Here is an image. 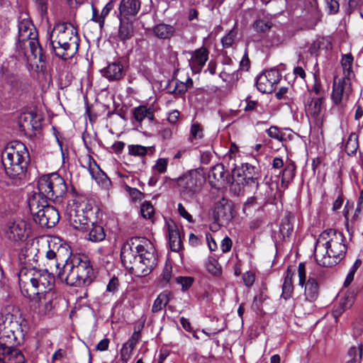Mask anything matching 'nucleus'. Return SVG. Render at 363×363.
Masks as SVG:
<instances>
[{
	"label": "nucleus",
	"mask_w": 363,
	"mask_h": 363,
	"mask_svg": "<svg viewBox=\"0 0 363 363\" xmlns=\"http://www.w3.org/2000/svg\"><path fill=\"white\" fill-rule=\"evenodd\" d=\"M49 46L51 51L59 58L63 60H67L72 58L77 52L79 48L77 44L72 45L58 43L56 40H49Z\"/></svg>",
	"instance_id": "obj_18"
},
{
	"label": "nucleus",
	"mask_w": 363,
	"mask_h": 363,
	"mask_svg": "<svg viewBox=\"0 0 363 363\" xmlns=\"http://www.w3.org/2000/svg\"><path fill=\"white\" fill-rule=\"evenodd\" d=\"M140 0H121L118 18L133 19L140 9Z\"/></svg>",
	"instance_id": "obj_19"
},
{
	"label": "nucleus",
	"mask_w": 363,
	"mask_h": 363,
	"mask_svg": "<svg viewBox=\"0 0 363 363\" xmlns=\"http://www.w3.org/2000/svg\"><path fill=\"white\" fill-rule=\"evenodd\" d=\"M155 213L154 207L150 201H145L140 206V214L145 219H151Z\"/></svg>",
	"instance_id": "obj_43"
},
{
	"label": "nucleus",
	"mask_w": 363,
	"mask_h": 363,
	"mask_svg": "<svg viewBox=\"0 0 363 363\" xmlns=\"http://www.w3.org/2000/svg\"><path fill=\"white\" fill-rule=\"evenodd\" d=\"M29 233V224L21 219L8 223L5 230L6 237L12 242L23 241L28 237Z\"/></svg>",
	"instance_id": "obj_15"
},
{
	"label": "nucleus",
	"mask_w": 363,
	"mask_h": 363,
	"mask_svg": "<svg viewBox=\"0 0 363 363\" xmlns=\"http://www.w3.org/2000/svg\"><path fill=\"white\" fill-rule=\"evenodd\" d=\"M172 265L170 264L166 263L161 274L162 281H164L165 284H167L172 277Z\"/></svg>",
	"instance_id": "obj_55"
},
{
	"label": "nucleus",
	"mask_w": 363,
	"mask_h": 363,
	"mask_svg": "<svg viewBox=\"0 0 363 363\" xmlns=\"http://www.w3.org/2000/svg\"><path fill=\"white\" fill-rule=\"evenodd\" d=\"M106 233L103 226L97 223H91V228L89 229V240L93 242H98L104 240Z\"/></svg>",
	"instance_id": "obj_30"
},
{
	"label": "nucleus",
	"mask_w": 363,
	"mask_h": 363,
	"mask_svg": "<svg viewBox=\"0 0 363 363\" xmlns=\"http://www.w3.org/2000/svg\"><path fill=\"white\" fill-rule=\"evenodd\" d=\"M7 353V358L9 363H25V357L21 350L11 347L10 349H5Z\"/></svg>",
	"instance_id": "obj_33"
},
{
	"label": "nucleus",
	"mask_w": 363,
	"mask_h": 363,
	"mask_svg": "<svg viewBox=\"0 0 363 363\" xmlns=\"http://www.w3.org/2000/svg\"><path fill=\"white\" fill-rule=\"evenodd\" d=\"M209 52L205 47L196 49L191 53L189 66L194 73H200L208 59Z\"/></svg>",
	"instance_id": "obj_20"
},
{
	"label": "nucleus",
	"mask_w": 363,
	"mask_h": 363,
	"mask_svg": "<svg viewBox=\"0 0 363 363\" xmlns=\"http://www.w3.org/2000/svg\"><path fill=\"white\" fill-rule=\"evenodd\" d=\"M207 271L213 276H218L221 274L220 267L214 259H208L206 264Z\"/></svg>",
	"instance_id": "obj_46"
},
{
	"label": "nucleus",
	"mask_w": 363,
	"mask_h": 363,
	"mask_svg": "<svg viewBox=\"0 0 363 363\" xmlns=\"http://www.w3.org/2000/svg\"><path fill=\"white\" fill-rule=\"evenodd\" d=\"M30 301V308L40 315H46L50 313L52 308V301L55 297L53 291H45V292L35 293Z\"/></svg>",
	"instance_id": "obj_14"
},
{
	"label": "nucleus",
	"mask_w": 363,
	"mask_h": 363,
	"mask_svg": "<svg viewBox=\"0 0 363 363\" xmlns=\"http://www.w3.org/2000/svg\"><path fill=\"white\" fill-rule=\"evenodd\" d=\"M296 166L294 163L291 162L288 164L283 169L281 173V184L286 188L288 187L289 184L294 179L295 177Z\"/></svg>",
	"instance_id": "obj_31"
},
{
	"label": "nucleus",
	"mask_w": 363,
	"mask_h": 363,
	"mask_svg": "<svg viewBox=\"0 0 363 363\" xmlns=\"http://www.w3.org/2000/svg\"><path fill=\"white\" fill-rule=\"evenodd\" d=\"M28 161V152L21 142L8 144L1 154L5 172L11 179H22L25 177Z\"/></svg>",
	"instance_id": "obj_4"
},
{
	"label": "nucleus",
	"mask_w": 363,
	"mask_h": 363,
	"mask_svg": "<svg viewBox=\"0 0 363 363\" xmlns=\"http://www.w3.org/2000/svg\"><path fill=\"white\" fill-rule=\"evenodd\" d=\"M254 29L258 33H265L272 27V23L268 20L257 19L253 25Z\"/></svg>",
	"instance_id": "obj_42"
},
{
	"label": "nucleus",
	"mask_w": 363,
	"mask_h": 363,
	"mask_svg": "<svg viewBox=\"0 0 363 363\" xmlns=\"http://www.w3.org/2000/svg\"><path fill=\"white\" fill-rule=\"evenodd\" d=\"M267 135L278 141L282 142L284 140V134L281 132L280 129L277 126H271L266 130Z\"/></svg>",
	"instance_id": "obj_50"
},
{
	"label": "nucleus",
	"mask_w": 363,
	"mask_h": 363,
	"mask_svg": "<svg viewBox=\"0 0 363 363\" xmlns=\"http://www.w3.org/2000/svg\"><path fill=\"white\" fill-rule=\"evenodd\" d=\"M18 30L16 48L23 55L29 57L28 53L30 52L34 60H38L40 62H45L46 56L38 42V32L32 21L27 18L19 19Z\"/></svg>",
	"instance_id": "obj_6"
},
{
	"label": "nucleus",
	"mask_w": 363,
	"mask_h": 363,
	"mask_svg": "<svg viewBox=\"0 0 363 363\" xmlns=\"http://www.w3.org/2000/svg\"><path fill=\"white\" fill-rule=\"evenodd\" d=\"M178 212L182 217L187 220L189 223L194 222L193 217L187 212L182 203L178 204Z\"/></svg>",
	"instance_id": "obj_58"
},
{
	"label": "nucleus",
	"mask_w": 363,
	"mask_h": 363,
	"mask_svg": "<svg viewBox=\"0 0 363 363\" xmlns=\"http://www.w3.org/2000/svg\"><path fill=\"white\" fill-rule=\"evenodd\" d=\"M359 147L358 136L356 133H352L346 142L345 150L347 155H355Z\"/></svg>",
	"instance_id": "obj_34"
},
{
	"label": "nucleus",
	"mask_w": 363,
	"mask_h": 363,
	"mask_svg": "<svg viewBox=\"0 0 363 363\" xmlns=\"http://www.w3.org/2000/svg\"><path fill=\"white\" fill-rule=\"evenodd\" d=\"M294 275V270L289 267L284 274V283L282 285L281 297L285 300L289 298L294 291L292 278Z\"/></svg>",
	"instance_id": "obj_27"
},
{
	"label": "nucleus",
	"mask_w": 363,
	"mask_h": 363,
	"mask_svg": "<svg viewBox=\"0 0 363 363\" xmlns=\"http://www.w3.org/2000/svg\"><path fill=\"white\" fill-rule=\"evenodd\" d=\"M237 36V31L233 28L231 29L222 39L221 43L224 48H229L233 46L235 38Z\"/></svg>",
	"instance_id": "obj_44"
},
{
	"label": "nucleus",
	"mask_w": 363,
	"mask_h": 363,
	"mask_svg": "<svg viewBox=\"0 0 363 363\" xmlns=\"http://www.w3.org/2000/svg\"><path fill=\"white\" fill-rule=\"evenodd\" d=\"M344 235L336 230H324L318 237L314 256L317 263L324 267H331L345 256L347 247Z\"/></svg>",
	"instance_id": "obj_3"
},
{
	"label": "nucleus",
	"mask_w": 363,
	"mask_h": 363,
	"mask_svg": "<svg viewBox=\"0 0 363 363\" xmlns=\"http://www.w3.org/2000/svg\"><path fill=\"white\" fill-rule=\"evenodd\" d=\"M28 206L33 219L42 227L52 228L60 220L57 209L48 203L40 194L33 193L28 197Z\"/></svg>",
	"instance_id": "obj_7"
},
{
	"label": "nucleus",
	"mask_w": 363,
	"mask_h": 363,
	"mask_svg": "<svg viewBox=\"0 0 363 363\" xmlns=\"http://www.w3.org/2000/svg\"><path fill=\"white\" fill-rule=\"evenodd\" d=\"M363 346L359 345L357 347L352 346L348 350L349 359L346 363H360L362 357Z\"/></svg>",
	"instance_id": "obj_35"
},
{
	"label": "nucleus",
	"mask_w": 363,
	"mask_h": 363,
	"mask_svg": "<svg viewBox=\"0 0 363 363\" xmlns=\"http://www.w3.org/2000/svg\"><path fill=\"white\" fill-rule=\"evenodd\" d=\"M225 170L222 164H217L213 166L208 173V177L213 178L215 180L220 181L223 179Z\"/></svg>",
	"instance_id": "obj_38"
},
{
	"label": "nucleus",
	"mask_w": 363,
	"mask_h": 363,
	"mask_svg": "<svg viewBox=\"0 0 363 363\" xmlns=\"http://www.w3.org/2000/svg\"><path fill=\"white\" fill-rule=\"evenodd\" d=\"M119 26L118 30L116 35V39L119 41L125 43V42L133 38L135 33V28L133 26V20L118 18Z\"/></svg>",
	"instance_id": "obj_22"
},
{
	"label": "nucleus",
	"mask_w": 363,
	"mask_h": 363,
	"mask_svg": "<svg viewBox=\"0 0 363 363\" xmlns=\"http://www.w3.org/2000/svg\"><path fill=\"white\" fill-rule=\"evenodd\" d=\"M38 189L43 198L55 203H62L67 195V185L57 172L41 176L38 180Z\"/></svg>",
	"instance_id": "obj_8"
},
{
	"label": "nucleus",
	"mask_w": 363,
	"mask_h": 363,
	"mask_svg": "<svg viewBox=\"0 0 363 363\" xmlns=\"http://www.w3.org/2000/svg\"><path fill=\"white\" fill-rule=\"evenodd\" d=\"M172 180L177 183L182 197L189 201L193 199L201 191L204 183L203 177L197 170H190Z\"/></svg>",
	"instance_id": "obj_9"
},
{
	"label": "nucleus",
	"mask_w": 363,
	"mask_h": 363,
	"mask_svg": "<svg viewBox=\"0 0 363 363\" xmlns=\"http://www.w3.org/2000/svg\"><path fill=\"white\" fill-rule=\"evenodd\" d=\"M103 77L109 81H118L124 76L123 66L120 62H114L101 69Z\"/></svg>",
	"instance_id": "obj_23"
},
{
	"label": "nucleus",
	"mask_w": 363,
	"mask_h": 363,
	"mask_svg": "<svg viewBox=\"0 0 363 363\" xmlns=\"http://www.w3.org/2000/svg\"><path fill=\"white\" fill-rule=\"evenodd\" d=\"M94 204L92 201L84 200L82 201H74L71 205L78 210L82 209L84 214L88 215V218H89L93 214Z\"/></svg>",
	"instance_id": "obj_36"
},
{
	"label": "nucleus",
	"mask_w": 363,
	"mask_h": 363,
	"mask_svg": "<svg viewBox=\"0 0 363 363\" xmlns=\"http://www.w3.org/2000/svg\"><path fill=\"white\" fill-rule=\"evenodd\" d=\"M308 97H320L325 99V91L320 84V82L315 77L314 84L312 86L310 91V96Z\"/></svg>",
	"instance_id": "obj_41"
},
{
	"label": "nucleus",
	"mask_w": 363,
	"mask_h": 363,
	"mask_svg": "<svg viewBox=\"0 0 363 363\" xmlns=\"http://www.w3.org/2000/svg\"><path fill=\"white\" fill-rule=\"evenodd\" d=\"M1 73L2 78L6 82L9 83L11 85L15 86L18 84V77L13 72H11L8 69L4 70V68H2Z\"/></svg>",
	"instance_id": "obj_47"
},
{
	"label": "nucleus",
	"mask_w": 363,
	"mask_h": 363,
	"mask_svg": "<svg viewBox=\"0 0 363 363\" xmlns=\"http://www.w3.org/2000/svg\"><path fill=\"white\" fill-rule=\"evenodd\" d=\"M232 240L229 237H225L221 242L220 248L223 252H228L232 247Z\"/></svg>",
	"instance_id": "obj_62"
},
{
	"label": "nucleus",
	"mask_w": 363,
	"mask_h": 363,
	"mask_svg": "<svg viewBox=\"0 0 363 363\" xmlns=\"http://www.w3.org/2000/svg\"><path fill=\"white\" fill-rule=\"evenodd\" d=\"M352 93V84L349 77H343L333 84L331 99L334 105L343 108Z\"/></svg>",
	"instance_id": "obj_12"
},
{
	"label": "nucleus",
	"mask_w": 363,
	"mask_h": 363,
	"mask_svg": "<svg viewBox=\"0 0 363 363\" xmlns=\"http://www.w3.org/2000/svg\"><path fill=\"white\" fill-rule=\"evenodd\" d=\"M325 99L320 97H308L305 104V111L308 117L317 123L322 121L325 110Z\"/></svg>",
	"instance_id": "obj_17"
},
{
	"label": "nucleus",
	"mask_w": 363,
	"mask_h": 363,
	"mask_svg": "<svg viewBox=\"0 0 363 363\" xmlns=\"http://www.w3.org/2000/svg\"><path fill=\"white\" fill-rule=\"evenodd\" d=\"M169 301V294L168 292L160 293L155 300L152 306V312L155 313L165 308Z\"/></svg>",
	"instance_id": "obj_32"
},
{
	"label": "nucleus",
	"mask_w": 363,
	"mask_h": 363,
	"mask_svg": "<svg viewBox=\"0 0 363 363\" xmlns=\"http://www.w3.org/2000/svg\"><path fill=\"white\" fill-rule=\"evenodd\" d=\"M176 281L182 286L183 291H186L193 284L194 278L191 277H178L176 278Z\"/></svg>",
	"instance_id": "obj_52"
},
{
	"label": "nucleus",
	"mask_w": 363,
	"mask_h": 363,
	"mask_svg": "<svg viewBox=\"0 0 363 363\" xmlns=\"http://www.w3.org/2000/svg\"><path fill=\"white\" fill-rule=\"evenodd\" d=\"M281 79V73L277 69L265 70L256 80L257 89L264 94H270L274 91L276 85Z\"/></svg>",
	"instance_id": "obj_13"
},
{
	"label": "nucleus",
	"mask_w": 363,
	"mask_h": 363,
	"mask_svg": "<svg viewBox=\"0 0 363 363\" xmlns=\"http://www.w3.org/2000/svg\"><path fill=\"white\" fill-rule=\"evenodd\" d=\"M91 21L99 24L100 28H103L104 25V20L101 16V13H99V11L94 6H92V17Z\"/></svg>",
	"instance_id": "obj_57"
},
{
	"label": "nucleus",
	"mask_w": 363,
	"mask_h": 363,
	"mask_svg": "<svg viewBox=\"0 0 363 363\" xmlns=\"http://www.w3.org/2000/svg\"><path fill=\"white\" fill-rule=\"evenodd\" d=\"M242 168L245 182L247 184H253L257 188L259 186L258 178L259 177L257 168L248 163L245 164Z\"/></svg>",
	"instance_id": "obj_29"
},
{
	"label": "nucleus",
	"mask_w": 363,
	"mask_h": 363,
	"mask_svg": "<svg viewBox=\"0 0 363 363\" xmlns=\"http://www.w3.org/2000/svg\"><path fill=\"white\" fill-rule=\"evenodd\" d=\"M132 115L133 119L140 123L145 118L151 123L155 121L153 109L144 105L133 108Z\"/></svg>",
	"instance_id": "obj_24"
},
{
	"label": "nucleus",
	"mask_w": 363,
	"mask_h": 363,
	"mask_svg": "<svg viewBox=\"0 0 363 363\" xmlns=\"http://www.w3.org/2000/svg\"><path fill=\"white\" fill-rule=\"evenodd\" d=\"M176 29L173 26L163 23H159L153 28L155 35L162 40L170 39L174 35Z\"/></svg>",
	"instance_id": "obj_26"
},
{
	"label": "nucleus",
	"mask_w": 363,
	"mask_h": 363,
	"mask_svg": "<svg viewBox=\"0 0 363 363\" xmlns=\"http://www.w3.org/2000/svg\"><path fill=\"white\" fill-rule=\"evenodd\" d=\"M245 284L247 286H251L255 282V275L251 272H247L242 277Z\"/></svg>",
	"instance_id": "obj_64"
},
{
	"label": "nucleus",
	"mask_w": 363,
	"mask_h": 363,
	"mask_svg": "<svg viewBox=\"0 0 363 363\" xmlns=\"http://www.w3.org/2000/svg\"><path fill=\"white\" fill-rule=\"evenodd\" d=\"M48 40H56L58 43H64L72 45L77 44L79 46V37L77 32L70 24L57 23L48 31Z\"/></svg>",
	"instance_id": "obj_10"
},
{
	"label": "nucleus",
	"mask_w": 363,
	"mask_h": 363,
	"mask_svg": "<svg viewBox=\"0 0 363 363\" xmlns=\"http://www.w3.org/2000/svg\"><path fill=\"white\" fill-rule=\"evenodd\" d=\"M45 253L46 265L55 269L57 277L67 285L86 286L95 279L94 270L84 254L72 255L69 247L51 240Z\"/></svg>",
	"instance_id": "obj_1"
},
{
	"label": "nucleus",
	"mask_w": 363,
	"mask_h": 363,
	"mask_svg": "<svg viewBox=\"0 0 363 363\" xmlns=\"http://www.w3.org/2000/svg\"><path fill=\"white\" fill-rule=\"evenodd\" d=\"M14 317L12 314L7 313L5 315V320L4 322V328H10V330L12 333H14V328L16 330L21 329L16 321H13Z\"/></svg>",
	"instance_id": "obj_48"
},
{
	"label": "nucleus",
	"mask_w": 363,
	"mask_h": 363,
	"mask_svg": "<svg viewBox=\"0 0 363 363\" xmlns=\"http://www.w3.org/2000/svg\"><path fill=\"white\" fill-rule=\"evenodd\" d=\"M119 280L117 277H113L106 286V291L115 294L119 288Z\"/></svg>",
	"instance_id": "obj_54"
},
{
	"label": "nucleus",
	"mask_w": 363,
	"mask_h": 363,
	"mask_svg": "<svg viewBox=\"0 0 363 363\" xmlns=\"http://www.w3.org/2000/svg\"><path fill=\"white\" fill-rule=\"evenodd\" d=\"M53 272H55V269L52 272H49L48 269L38 271L21 269L18 274V282L22 294L31 298L35 293L52 291L55 283Z\"/></svg>",
	"instance_id": "obj_5"
},
{
	"label": "nucleus",
	"mask_w": 363,
	"mask_h": 363,
	"mask_svg": "<svg viewBox=\"0 0 363 363\" xmlns=\"http://www.w3.org/2000/svg\"><path fill=\"white\" fill-rule=\"evenodd\" d=\"M352 62L353 57L351 55H345L342 56L341 64L344 69V77H349V79H350L352 74V71L351 69Z\"/></svg>",
	"instance_id": "obj_40"
},
{
	"label": "nucleus",
	"mask_w": 363,
	"mask_h": 363,
	"mask_svg": "<svg viewBox=\"0 0 363 363\" xmlns=\"http://www.w3.org/2000/svg\"><path fill=\"white\" fill-rule=\"evenodd\" d=\"M352 297H346L345 299L342 301L340 306L333 311V315L335 318L340 316L347 308H349L353 304Z\"/></svg>",
	"instance_id": "obj_45"
},
{
	"label": "nucleus",
	"mask_w": 363,
	"mask_h": 363,
	"mask_svg": "<svg viewBox=\"0 0 363 363\" xmlns=\"http://www.w3.org/2000/svg\"><path fill=\"white\" fill-rule=\"evenodd\" d=\"M133 350V348L124 344L121 350V357L122 360L126 362L130 358Z\"/></svg>",
	"instance_id": "obj_59"
},
{
	"label": "nucleus",
	"mask_w": 363,
	"mask_h": 363,
	"mask_svg": "<svg viewBox=\"0 0 363 363\" xmlns=\"http://www.w3.org/2000/svg\"><path fill=\"white\" fill-rule=\"evenodd\" d=\"M40 118L33 112H28L21 116L19 123L21 128L26 129L37 130L40 126Z\"/></svg>",
	"instance_id": "obj_25"
},
{
	"label": "nucleus",
	"mask_w": 363,
	"mask_h": 363,
	"mask_svg": "<svg viewBox=\"0 0 363 363\" xmlns=\"http://www.w3.org/2000/svg\"><path fill=\"white\" fill-rule=\"evenodd\" d=\"M293 224L291 221V216H286L281 221L280 225V233L284 238L289 237L293 232Z\"/></svg>",
	"instance_id": "obj_37"
},
{
	"label": "nucleus",
	"mask_w": 363,
	"mask_h": 363,
	"mask_svg": "<svg viewBox=\"0 0 363 363\" xmlns=\"http://www.w3.org/2000/svg\"><path fill=\"white\" fill-rule=\"evenodd\" d=\"M327 7L329 9L330 13H335L339 10V3L337 0H325Z\"/></svg>",
	"instance_id": "obj_61"
},
{
	"label": "nucleus",
	"mask_w": 363,
	"mask_h": 363,
	"mask_svg": "<svg viewBox=\"0 0 363 363\" xmlns=\"http://www.w3.org/2000/svg\"><path fill=\"white\" fill-rule=\"evenodd\" d=\"M191 137L194 139H201L203 138V128L197 122L191 124L190 130Z\"/></svg>",
	"instance_id": "obj_51"
},
{
	"label": "nucleus",
	"mask_w": 363,
	"mask_h": 363,
	"mask_svg": "<svg viewBox=\"0 0 363 363\" xmlns=\"http://www.w3.org/2000/svg\"><path fill=\"white\" fill-rule=\"evenodd\" d=\"M168 238L171 250L174 252H179L182 248V241L176 226L169 225Z\"/></svg>",
	"instance_id": "obj_28"
},
{
	"label": "nucleus",
	"mask_w": 363,
	"mask_h": 363,
	"mask_svg": "<svg viewBox=\"0 0 363 363\" xmlns=\"http://www.w3.org/2000/svg\"><path fill=\"white\" fill-rule=\"evenodd\" d=\"M88 165H89V172L91 175L92 178L97 179V177L96 174H99L101 172L99 166L97 164L96 162L91 157V156L88 158Z\"/></svg>",
	"instance_id": "obj_49"
},
{
	"label": "nucleus",
	"mask_w": 363,
	"mask_h": 363,
	"mask_svg": "<svg viewBox=\"0 0 363 363\" xmlns=\"http://www.w3.org/2000/svg\"><path fill=\"white\" fill-rule=\"evenodd\" d=\"M168 159L167 158H159L153 168L157 170V172L160 174H163L167 172V165H168Z\"/></svg>",
	"instance_id": "obj_53"
},
{
	"label": "nucleus",
	"mask_w": 363,
	"mask_h": 363,
	"mask_svg": "<svg viewBox=\"0 0 363 363\" xmlns=\"http://www.w3.org/2000/svg\"><path fill=\"white\" fill-rule=\"evenodd\" d=\"M140 335L139 332H134L131 336V338L128 340V342L125 344L127 346L134 349L136 344L138 343L140 339Z\"/></svg>",
	"instance_id": "obj_63"
},
{
	"label": "nucleus",
	"mask_w": 363,
	"mask_h": 363,
	"mask_svg": "<svg viewBox=\"0 0 363 363\" xmlns=\"http://www.w3.org/2000/svg\"><path fill=\"white\" fill-rule=\"evenodd\" d=\"M215 214L218 220L228 223L233 218V207L230 201L223 199L216 203Z\"/></svg>",
	"instance_id": "obj_21"
},
{
	"label": "nucleus",
	"mask_w": 363,
	"mask_h": 363,
	"mask_svg": "<svg viewBox=\"0 0 363 363\" xmlns=\"http://www.w3.org/2000/svg\"><path fill=\"white\" fill-rule=\"evenodd\" d=\"M67 214L68 221L73 228L83 232L89 229V218H88V215L84 214L82 209L78 210L70 204Z\"/></svg>",
	"instance_id": "obj_16"
},
{
	"label": "nucleus",
	"mask_w": 363,
	"mask_h": 363,
	"mask_svg": "<svg viewBox=\"0 0 363 363\" xmlns=\"http://www.w3.org/2000/svg\"><path fill=\"white\" fill-rule=\"evenodd\" d=\"M35 4L40 14L45 15L48 11V0H36Z\"/></svg>",
	"instance_id": "obj_60"
},
{
	"label": "nucleus",
	"mask_w": 363,
	"mask_h": 363,
	"mask_svg": "<svg viewBox=\"0 0 363 363\" xmlns=\"http://www.w3.org/2000/svg\"><path fill=\"white\" fill-rule=\"evenodd\" d=\"M298 284L304 286V297L309 302L315 301L319 296V284L315 278L308 277L306 281V266L303 262L299 263L298 267Z\"/></svg>",
	"instance_id": "obj_11"
},
{
	"label": "nucleus",
	"mask_w": 363,
	"mask_h": 363,
	"mask_svg": "<svg viewBox=\"0 0 363 363\" xmlns=\"http://www.w3.org/2000/svg\"><path fill=\"white\" fill-rule=\"evenodd\" d=\"M150 147L140 145H129L128 146V154L135 157H143L147 155Z\"/></svg>",
	"instance_id": "obj_39"
},
{
	"label": "nucleus",
	"mask_w": 363,
	"mask_h": 363,
	"mask_svg": "<svg viewBox=\"0 0 363 363\" xmlns=\"http://www.w3.org/2000/svg\"><path fill=\"white\" fill-rule=\"evenodd\" d=\"M136 244L125 243L121 252V259L124 267L137 277L149 274L157 265L156 250L153 244L147 239H135Z\"/></svg>",
	"instance_id": "obj_2"
},
{
	"label": "nucleus",
	"mask_w": 363,
	"mask_h": 363,
	"mask_svg": "<svg viewBox=\"0 0 363 363\" xmlns=\"http://www.w3.org/2000/svg\"><path fill=\"white\" fill-rule=\"evenodd\" d=\"M189 89V85L187 84H184V82L176 81L174 89L172 91V93L174 94H184Z\"/></svg>",
	"instance_id": "obj_56"
}]
</instances>
